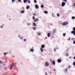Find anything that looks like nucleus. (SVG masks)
Returning a JSON list of instances; mask_svg holds the SVG:
<instances>
[{"label":"nucleus","mask_w":75,"mask_h":75,"mask_svg":"<svg viewBox=\"0 0 75 75\" xmlns=\"http://www.w3.org/2000/svg\"><path fill=\"white\" fill-rule=\"evenodd\" d=\"M57 32V29H54L52 32H50L51 35H53L55 34V33Z\"/></svg>","instance_id":"f257e3e1"},{"label":"nucleus","mask_w":75,"mask_h":75,"mask_svg":"<svg viewBox=\"0 0 75 75\" xmlns=\"http://www.w3.org/2000/svg\"><path fill=\"white\" fill-rule=\"evenodd\" d=\"M68 22L67 21H65L63 23H62V25H68Z\"/></svg>","instance_id":"f03ea898"},{"label":"nucleus","mask_w":75,"mask_h":75,"mask_svg":"<svg viewBox=\"0 0 75 75\" xmlns=\"http://www.w3.org/2000/svg\"><path fill=\"white\" fill-rule=\"evenodd\" d=\"M73 31H71V34H75V27H74L73 28Z\"/></svg>","instance_id":"7ed1b4c3"},{"label":"nucleus","mask_w":75,"mask_h":75,"mask_svg":"<svg viewBox=\"0 0 75 75\" xmlns=\"http://www.w3.org/2000/svg\"><path fill=\"white\" fill-rule=\"evenodd\" d=\"M65 5V3L64 2H62L61 4V6L62 7H64V6Z\"/></svg>","instance_id":"20e7f679"},{"label":"nucleus","mask_w":75,"mask_h":75,"mask_svg":"<svg viewBox=\"0 0 75 75\" xmlns=\"http://www.w3.org/2000/svg\"><path fill=\"white\" fill-rule=\"evenodd\" d=\"M45 65L46 67H48L49 64H48V62H46L45 63Z\"/></svg>","instance_id":"39448f33"},{"label":"nucleus","mask_w":75,"mask_h":75,"mask_svg":"<svg viewBox=\"0 0 75 75\" xmlns=\"http://www.w3.org/2000/svg\"><path fill=\"white\" fill-rule=\"evenodd\" d=\"M39 21V20L38 18H35V19L34 20V22H36L37 21Z\"/></svg>","instance_id":"423d86ee"},{"label":"nucleus","mask_w":75,"mask_h":75,"mask_svg":"<svg viewBox=\"0 0 75 75\" xmlns=\"http://www.w3.org/2000/svg\"><path fill=\"white\" fill-rule=\"evenodd\" d=\"M30 51H31V52H34V47H32V49H30Z\"/></svg>","instance_id":"0eeeda50"},{"label":"nucleus","mask_w":75,"mask_h":75,"mask_svg":"<svg viewBox=\"0 0 75 75\" xmlns=\"http://www.w3.org/2000/svg\"><path fill=\"white\" fill-rule=\"evenodd\" d=\"M57 62L59 63L61 62V59H57Z\"/></svg>","instance_id":"6e6552de"},{"label":"nucleus","mask_w":75,"mask_h":75,"mask_svg":"<svg viewBox=\"0 0 75 75\" xmlns=\"http://www.w3.org/2000/svg\"><path fill=\"white\" fill-rule=\"evenodd\" d=\"M35 7L37 9H38L39 8V6H38V5H35Z\"/></svg>","instance_id":"1a4fd4ad"},{"label":"nucleus","mask_w":75,"mask_h":75,"mask_svg":"<svg viewBox=\"0 0 75 75\" xmlns=\"http://www.w3.org/2000/svg\"><path fill=\"white\" fill-rule=\"evenodd\" d=\"M33 26H34L35 27H37V25H36V24L35 23H33Z\"/></svg>","instance_id":"9d476101"},{"label":"nucleus","mask_w":75,"mask_h":75,"mask_svg":"<svg viewBox=\"0 0 75 75\" xmlns=\"http://www.w3.org/2000/svg\"><path fill=\"white\" fill-rule=\"evenodd\" d=\"M41 47L42 48H45V45H42L41 46Z\"/></svg>","instance_id":"9b49d317"},{"label":"nucleus","mask_w":75,"mask_h":75,"mask_svg":"<svg viewBox=\"0 0 75 75\" xmlns=\"http://www.w3.org/2000/svg\"><path fill=\"white\" fill-rule=\"evenodd\" d=\"M51 33L50 34V33H48L47 34V37H50V36L51 35Z\"/></svg>","instance_id":"f8f14e48"},{"label":"nucleus","mask_w":75,"mask_h":75,"mask_svg":"<svg viewBox=\"0 0 75 75\" xmlns=\"http://www.w3.org/2000/svg\"><path fill=\"white\" fill-rule=\"evenodd\" d=\"M52 63L53 65H55V62L54 60H53L52 61Z\"/></svg>","instance_id":"ddd939ff"},{"label":"nucleus","mask_w":75,"mask_h":75,"mask_svg":"<svg viewBox=\"0 0 75 75\" xmlns=\"http://www.w3.org/2000/svg\"><path fill=\"white\" fill-rule=\"evenodd\" d=\"M29 8H30V6H27L26 7V8L27 10H28V9H29Z\"/></svg>","instance_id":"4468645a"},{"label":"nucleus","mask_w":75,"mask_h":75,"mask_svg":"<svg viewBox=\"0 0 75 75\" xmlns=\"http://www.w3.org/2000/svg\"><path fill=\"white\" fill-rule=\"evenodd\" d=\"M24 12H25V11L24 10H22L21 11V13L22 14H23V13H24Z\"/></svg>","instance_id":"2eb2a0df"},{"label":"nucleus","mask_w":75,"mask_h":75,"mask_svg":"<svg viewBox=\"0 0 75 75\" xmlns=\"http://www.w3.org/2000/svg\"><path fill=\"white\" fill-rule=\"evenodd\" d=\"M65 73H67V71H68V68H66L65 69Z\"/></svg>","instance_id":"dca6fc26"},{"label":"nucleus","mask_w":75,"mask_h":75,"mask_svg":"<svg viewBox=\"0 0 75 75\" xmlns=\"http://www.w3.org/2000/svg\"><path fill=\"white\" fill-rule=\"evenodd\" d=\"M3 26H4V24H2V26L1 25L0 27L1 28H3Z\"/></svg>","instance_id":"f3484780"},{"label":"nucleus","mask_w":75,"mask_h":75,"mask_svg":"<svg viewBox=\"0 0 75 75\" xmlns=\"http://www.w3.org/2000/svg\"><path fill=\"white\" fill-rule=\"evenodd\" d=\"M37 34H38V35H41V33H38V32H37Z\"/></svg>","instance_id":"a211bd4d"},{"label":"nucleus","mask_w":75,"mask_h":75,"mask_svg":"<svg viewBox=\"0 0 75 75\" xmlns=\"http://www.w3.org/2000/svg\"><path fill=\"white\" fill-rule=\"evenodd\" d=\"M43 48H40V51H41V52H43V49H42Z\"/></svg>","instance_id":"6ab92c4d"},{"label":"nucleus","mask_w":75,"mask_h":75,"mask_svg":"<svg viewBox=\"0 0 75 75\" xmlns=\"http://www.w3.org/2000/svg\"><path fill=\"white\" fill-rule=\"evenodd\" d=\"M33 29L34 30H35V29H36V27H33Z\"/></svg>","instance_id":"aec40b11"},{"label":"nucleus","mask_w":75,"mask_h":75,"mask_svg":"<svg viewBox=\"0 0 75 75\" xmlns=\"http://www.w3.org/2000/svg\"><path fill=\"white\" fill-rule=\"evenodd\" d=\"M44 13H45V14H47L48 13V11H44Z\"/></svg>","instance_id":"412c9836"},{"label":"nucleus","mask_w":75,"mask_h":75,"mask_svg":"<svg viewBox=\"0 0 75 75\" xmlns=\"http://www.w3.org/2000/svg\"><path fill=\"white\" fill-rule=\"evenodd\" d=\"M75 16H72L71 17V19H72V20H74V19H75Z\"/></svg>","instance_id":"4be33fe9"},{"label":"nucleus","mask_w":75,"mask_h":75,"mask_svg":"<svg viewBox=\"0 0 75 75\" xmlns=\"http://www.w3.org/2000/svg\"><path fill=\"white\" fill-rule=\"evenodd\" d=\"M23 2H24V3H27V0H24Z\"/></svg>","instance_id":"5701e85b"},{"label":"nucleus","mask_w":75,"mask_h":75,"mask_svg":"<svg viewBox=\"0 0 75 75\" xmlns=\"http://www.w3.org/2000/svg\"><path fill=\"white\" fill-rule=\"evenodd\" d=\"M12 67L13 68V67L12 66V65H11V67L10 69V70H11V69H12Z\"/></svg>","instance_id":"b1692460"},{"label":"nucleus","mask_w":75,"mask_h":75,"mask_svg":"<svg viewBox=\"0 0 75 75\" xmlns=\"http://www.w3.org/2000/svg\"><path fill=\"white\" fill-rule=\"evenodd\" d=\"M56 49H57V48H56V47H55L54 49V52H56Z\"/></svg>","instance_id":"393cba45"},{"label":"nucleus","mask_w":75,"mask_h":75,"mask_svg":"<svg viewBox=\"0 0 75 75\" xmlns=\"http://www.w3.org/2000/svg\"><path fill=\"white\" fill-rule=\"evenodd\" d=\"M69 55V54L68 53H66V56H67V57H68Z\"/></svg>","instance_id":"a878e982"},{"label":"nucleus","mask_w":75,"mask_h":75,"mask_svg":"<svg viewBox=\"0 0 75 75\" xmlns=\"http://www.w3.org/2000/svg\"><path fill=\"white\" fill-rule=\"evenodd\" d=\"M40 7L41 8H44V5H41Z\"/></svg>","instance_id":"bb28decb"},{"label":"nucleus","mask_w":75,"mask_h":75,"mask_svg":"<svg viewBox=\"0 0 75 75\" xmlns=\"http://www.w3.org/2000/svg\"><path fill=\"white\" fill-rule=\"evenodd\" d=\"M63 35L64 36V37H65V35H66V33H64L63 34Z\"/></svg>","instance_id":"cd10ccee"},{"label":"nucleus","mask_w":75,"mask_h":75,"mask_svg":"<svg viewBox=\"0 0 75 75\" xmlns=\"http://www.w3.org/2000/svg\"><path fill=\"white\" fill-rule=\"evenodd\" d=\"M34 3H37V1L36 0H34Z\"/></svg>","instance_id":"c85d7f7f"},{"label":"nucleus","mask_w":75,"mask_h":75,"mask_svg":"<svg viewBox=\"0 0 75 75\" xmlns=\"http://www.w3.org/2000/svg\"><path fill=\"white\" fill-rule=\"evenodd\" d=\"M54 15H55L54 14V13H52V17H54Z\"/></svg>","instance_id":"c756f323"},{"label":"nucleus","mask_w":75,"mask_h":75,"mask_svg":"<svg viewBox=\"0 0 75 75\" xmlns=\"http://www.w3.org/2000/svg\"><path fill=\"white\" fill-rule=\"evenodd\" d=\"M57 17H59V14L57 13Z\"/></svg>","instance_id":"7c9ffc66"},{"label":"nucleus","mask_w":75,"mask_h":75,"mask_svg":"<svg viewBox=\"0 0 75 75\" xmlns=\"http://www.w3.org/2000/svg\"><path fill=\"white\" fill-rule=\"evenodd\" d=\"M7 53H6V52H4V55H7Z\"/></svg>","instance_id":"2f4dec72"},{"label":"nucleus","mask_w":75,"mask_h":75,"mask_svg":"<svg viewBox=\"0 0 75 75\" xmlns=\"http://www.w3.org/2000/svg\"><path fill=\"white\" fill-rule=\"evenodd\" d=\"M33 20H34L35 19V16H33Z\"/></svg>","instance_id":"473e14b6"},{"label":"nucleus","mask_w":75,"mask_h":75,"mask_svg":"<svg viewBox=\"0 0 75 75\" xmlns=\"http://www.w3.org/2000/svg\"><path fill=\"white\" fill-rule=\"evenodd\" d=\"M12 3H14L15 2V0H12Z\"/></svg>","instance_id":"72a5a7b5"},{"label":"nucleus","mask_w":75,"mask_h":75,"mask_svg":"<svg viewBox=\"0 0 75 75\" xmlns=\"http://www.w3.org/2000/svg\"><path fill=\"white\" fill-rule=\"evenodd\" d=\"M21 40H23V36H21V37H20V38Z\"/></svg>","instance_id":"f704fd0d"},{"label":"nucleus","mask_w":75,"mask_h":75,"mask_svg":"<svg viewBox=\"0 0 75 75\" xmlns=\"http://www.w3.org/2000/svg\"><path fill=\"white\" fill-rule=\"evenodd\" d=\"M73 65H74V66H75V62H73Z\"/></svg>","instance_id":"c9c22d12"},{"label":"nucleus","mask_w":75,"mask_h":75,"mask_svg":"<svg viewBox=\"0 0 75 75\" xmlns=\"http://www.w3.org/2000/svg\"><path fill=\"white\" fill-rule=\"evenodd\" d=\"M23 41H25V42H26V41H27L26 39H23Z\"/></svg>","instance_id":"e433bc0d"},{"label":"nucleus","mask_w":75,"mask_h":75,"mask_svg":"<svg viewBox=\"0 0 75 75\" xmlns=\"http://www.w3.org/2000/svg\"><path fill=\"white\" fill-rule=\"evenodd\" d=\"M28 25H31V23H28Z\"/></svg>","instance_id":"4c0bfd02"},{"label":"nucleus","mask_w":75,"mask_h":75,"mask_svg":"<svg viewBox=\"0 0 75 75\" xmlns=\"http://www.w3.org/2000/svg\"><path fill=\"white\" fill-rule=\"evenodd\" d=\"M11 65H12V67H13V66H16V64H11Z\"/></svg>","instance_id":"58836bf2"},{"label":"nucleus","mask_w":75,"mask_h":75,"mask_svg":"<svg viewBox=\"0 0 75 75\" xmlns=\"http://www.w3.org/2000/svg\"><path fill=\"white\" fill-rule=\"evenodd\" d=\"M73 44H75V41H74L73 42Z\"/></svg>","instance_id":"ea45409f"},{"label":"nucleus","mask_w":75,"mask_h":75,"mask_svg":"<svg viewBox=\"0 0 75 75\" xmlns=\"http://www.w3.org/2000/svg\"><path fill=\"white\" fill-rule=\"evenodd\" d=\"M28 1V3H30V1L29 0V1Z\"/></svg>","instance_id":"a19ab883"},{"label":"nucleus","mask_w":75,"mask_h":75,"mask_svg":"<svg viewBox=\"0 0 75 75\" xmlns=\"http://www.w3.org/2000/svg\"><path fill=\"white\" fill-rule=\"evenodd\" d=\"M33 16H36V14H35V13H34L33 14Z\"/></svg>","instance_id":"79ce46f5"},{"label":"nucleus","mask_w":75,"mask_h":75,"mask_svg":"<svg viewBox=\"0 0 75 75\" xmlns=\"http://www.w3.org/2000/svg\"><path fill=\"white\" fill-rule=\"evenodd\" d=\"M68 38L69 39H67V40H68L69 41L70 40V38Z\"/></svg>","instance_id":"37998d69"},{"label":"nucleus","mask_w":75,"mask_h":75,"mask_svg":"<svg viewBox=\"0 0 75 75\" xmlns=\"http://www.w3.org/2000/svg\"><path fill=\"white\" fill-rule=\"evenodd\" d=\"M18 2H21V0H18Z\"/></svg>","instance_id":"c03bdc74"},{"label":"nucleus","mask_w":75,"mask_h":75,"mask_svg":"<svg viewBox=\"0 0 75 75\" xmlns=\"http://www.w3.org/2000/svg\"><path fill=\"white\" fill-rule=\"evenodd\" d=\"M4 67H5V69H6H6H7V68H6V67H4Z\"/></svg>","instance_id":"a18cd8bd"},{"label":"nucleus","mask_w":75,"mask_h":75,"mask_svg":"<svg viewBox=\"0 0 75 75\" xmlns=\"http://www.w3.org/2000/svg\"><path fill=\"white\" fill-rule=\"evenodd\" d=\"M45 74L46 75H48V74H47V72H45Z\"/></svg>","instance_id":"49530a36"},{"label":"nucleus","mask_w":75,"mask_h":75,"mask_svg":"<svg viewBox=\"0 0 75 75\" xmlns=\"http://www.w3.org/2000/svg\"><path fill=\"white\" fill-rule=\"evenodd\" d=\"M19 38H20V35H19L18 36Z\"/></svg>","instance_id":"de8ad7c7"},{"label":"nucleus","mask_w":75,"mask_h":75,"mask_svg":"<svg viewBox=\"0 0 75 75\" xmlns=\"http://www.w3.org/2000/svg\"><path fill=\"white\" fill-rule=\"evenodd\" d=\"M15 65H17V63H16V62H15Z\"/></svg>","instance_id":"09e8293b"},{"label":"nucleus","mask_w":75,"mask_h":75,"mask_svg":"<svg viewBox=\"0 0 75 75\" xmlns=\"http://www.w3.org/2000/svg\"><path fill=\"white\" fill-rule=\"evenodd\" d=\"M63 1H65V2H67V0H63Z\"/></svg>","instance_id":"8fccbe9b"},{"label":"nucleus","mask_w":75,"mask_h":75,"mask_svg":"<svg viewBox=\"0 0 75 75\" xmlns=\"http://www.w3.org/2000/svg\"><path fill=\"white\" fill-rule=\"evenodd\" d=\"M74 59H75V56H74V57H73Z\"/></svg>","instance_id":"3c124183"},{"label":"nucleus","mask_w":75,"mask_h":75,"mask_svg":"<svg viewBox=\"0 0 75 75\" xmlns=\"http://www.w3.org/2000/svg\"><path fill=\"white\" fill-rule=\"evenodd\" d=\"M2 67V66H1V65H0V68H1Z\"/></svg>","instance_id":"603ef678"},{"label":"nucleus","mask_w":75,"mask_h":75,"mask_svg":"<svg viewBox=\"0 0 75 75\" xmlns=\"http://www.w3.org/2000/svg\"><path fill=\"white\" fill-rule=\"evenodd\" d=\"M69 68H71V66H69Z\"/></svg>","instance_id":"864d4df0"},{"label":"nucleus","mask_w":75,"mask_h":75,"mask_svg":"<svg viewBox=\"0 0 75 75\" xmlns=\"http://www.w3.org/2000/svg\"><path fill=\"white\" fill-rule=\"evenodd\" d=\"M74 6L75 7V3L74 4Z\"/></svg>","instance_id":"5fc2aeb1"},{"label":"nucleus","mask_w":75,"mask_h":75,"mask_svg":"<svg viewBox=\"0 0 75 75\" xmlns=\"http://www.w3.org/2000/svg\"><path fill=\"white\" fill-rule=\"evenodd\" d=\"M45 38V39H47V37H46Z\"/></svg>","instance_id":"6e6d98bb"},{"label":"nucleus","mask_w":75,"mask_h":75,"mask_svg":"<svg viewBox=\"0 0 75 75\" xmlns=\"http://www.w3.org/2000/svg\"><path fill=\"white\" fill-rule=\"evenodd\" d=\"M1 60H0V64H1Z\"/></svg>","instance_id":"4d7b16f0"},{"label":"nucleus","mask_w":75,"mask_h":75,"mask_svg":"<svg viewBox=\"0 0 75 75\" xmlns=\"http://www.w3.org/2000/svg\"><path fill=\"white\" fill-rule=\"evenodd\" d=\"M10 53L11 54V51H10Z\"/></svg>","instance_id":"13d9d810"},{"label":"nucleus","mask_w":75,"mask_h":75,"mask_svg":"<svg viewBox=\"0 0 75 75\" xmlns=\"http://www.w3.org/2000/svg\"><path fill=\"white\" fill-rule=\"evenodd\" d=\"M52 23H51L50 24V25H52Z\"/></svg>","instance_id":"bf43d9fd"},{"label":"nucleus","mask_w":75,"mask_h":75,"mask_svg":"<svg viewBox=\"0 0 75 75\" xmlns=\"http://www.w3.org/2000/svg\"><path fill=\"white\" fill-rule=\"evenodd\" d=\"M1 64H3V61H1Z\"/></svg>","instance_id":"052dcab7"},{"label":"nucleus","mask_w":75,"mask_h":75,"mask_svg":"<svg viewBox=\"0 0 75 75\" xmlns=\"http://www.w3.org/2000/svg\"><path fill=\"white\" fill-rule=\"evenodd\" d=\"M74 34V36H75V33H74V34Z\"/></svg>","instance_id":"680f3d73"},{"label":"nucleus","mask_w":75,"mask_h":75,"mask_svg":"<svg viewBox=\"0 0 75 75\" xmlns=\"http://www.w3.org/2000/svg\"><path fill=\"white\" fill-rule=\"evenodd\" d=\"M14 64V62H13L12 64H13V65Z\"/></svg>","instance_id":"e2e57ef3"},{"label":"nucleus","mask_w":75,"mask_h":75,"mask_svg":"<svg viewBox=\"0 0 75 75\" xmlns=\"http://www.w3.org/2000/svg\"><path fill=\"white\" fill-rule=\"evenodd\" d=\"M69 58H71V57H69Z\"/></svg>","instance_id":"0e129e2a"},{"label":"nucleus","mask_w":75,"mask_h":75,"mask_svg":"<svg viewBox=\"0 0 75 75\" xmlns=\"http://www.w3.org/2000/svg\"><path fill=\"white\" fill-rule=\"evenodd\" d=\"M49 73H52V72H51V71H50Z\"/></svg>","instance_id":"69168bd1"},{"label":"nucleus","mask_w":75,"mask_h":75,"mask_svg":"<svg viewBox=\"0 0 75 75\" xmlns=\"http://www.w3.org/2000/svg\"><path fill=\"white\" fill-rule=\"evenodd\" d=\"M54 71H55V69H54Z\"/></svg>","instance_id":"338daca9"},{"label":"nucleus","mask_w":75,"mask_h":75,"mask_svg":"<svg viewBox=\"0 0 75 75\" xmlns=\"http://www.w3.org/2000/svg\"><path fill=\"white\" fill-rule=\"evenodd\" d=\"M16 74H13V75H16Z\"/></svg>","instance_id":"774afa93"}]
</instances>
